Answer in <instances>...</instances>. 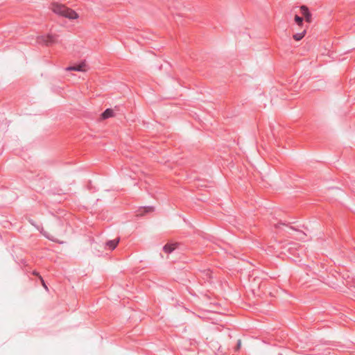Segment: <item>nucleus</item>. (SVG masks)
<instances>
[{
  "label": "nucleus",
  "instance_id": "f257e3e1",
  "mask_svg": "<svg viewBox=\"0 0 355 355\" xmlns=\"http://www.w3.org/2000/svg\"><path fill=\"white\" fill-rule=\"evenodd\" d=\"M51 8L56 15L69 19H76L79 17L78 14L75 10L61 3H53L51 4Z\"/></svg>",
  "mask_w": 355,
  "mask_h": 355
},
{
  "label": "nucleus",
  "instance_id": "f03ea898",
  "mask_svg": "<svg viewBox=\"0 0 355 355\" xmlns=\"http://www.w3.org/2000/svg\"><path fill=\"white\" fill-rule=\"evenodd\" d=\"M58 40L57 35L48 34L46 35H42L37 37V42L40 44L46 46L52 45L55 43Z\"/></svg>",
  "mask_w": 355,
  "mask_h": 355
},
{
  "label": "nucleus",
  "instance_id": "7ed1b4c3",
  "mask_svg": "<svg viewBox=\"0 0 355 355\" xmlns=\"http://www.w3.org/2000/svg\"><path fill=\"white\" fill-rule=\"evenodd\" d=\"M301 14L304 17L306 22L310 23L311 21L312 15L309 11V8L306 6H300Z\"/></svg>",
  "mask_w": 355,
  "mask_h": 355
},
{
  "label": "nucleus",
  "instance_id": "20e7f679",
  "mask_svg": "<svg viewBox=\"0 0 355 355\" xmlns=\"http://www.w3.org/2000/svg\"><path fill=\"white\" fill-rule=\"evenodd\" d=\"M67 71H86V64L82 62L78 64L71 66L67 68Z\"/></svg>",
  "mask_w": 355,
  "mask_h": 355
},
{
  "label": "nucleus",
  "instance_id": "39448f33",
  "mask_svg": "<svg viewBox=\"0 0 355 355\" xmlns=\"http://www.w3.org/2000/svg\"><path fill=\"white\" fill-rule=\"evenodd\" d=\"M119 241H120L119 238H117V239H113V240L107 241L105 243V248H106V249H108V250H114L116 248Z\"/></svg>",
  "mask_w": 355,
  "mask_h": 355
},
{
  "label": "nucleus",
  "instance_id": "423d86ee",
  "mask_svg": "<svg viewBox=\"0 0 355 355\" xmlns=\"http://www.w3.org/2000/svg\"><path fill=\"white\" fill-rule=\"evenodd\" d=\"M114 112L112 109H106L102 114H101V118L103 119H107L110 117L113 116Z\"/></svg>",
  "mask_w": 355,
  "mask_h": 355
},
{
  "label": "nucleus",
  "instance_id": "0eeeda50",
  "mask_svg": "<svg viewBox=\"0 0 355 355\" xmlns=\"http://www.w3.org/2000/svg\"><path fill=\"white\" fill-rule=\"evenodd\" d=\"M175 250V246L173 244H166L164 247H163V250L166 252V253H171L172 252L173 250Z\"/></svg>",
  "mask_w": 355,
  "mask_h": 355
},
{
  "label": "nucleus",
  "instance_id": "6e6552de",
  "mask_svg": "<svg viewBox=\"0 0 355 355\" xmlns=\"http://www.w3.org/2000/svg\"><path fill=\"white\" fill-rule=\"evenodd\" d=\"M305 33H306V31H304L302 33H296V34L293 35V39L296 41H300L304 37Z\"/></svg>",
  "mask_w": 355,
  "mask_h": 355
},
{
  "label": "nucleus",
  "instance_id": "1a4fd4ad",
  "mask_svg": "<svg viewBox=\"0 0 355 355\" xmlns=\"http://www.w3.org/2000/svg\"><path fill=\"white\" fill-rule=\"evenodd\" d=\"M295 21L297 25L302 26L303 24V18L296 15L295 16Z\"/></svg>",
  "mask_w": 355,
  "mask_h": 355
},
{
  "label": "nucleus",
  "instance_id": "9d476101",
  "mask_svg": "<svg viewBox=\"0 0 355 355\" xmlns=\"http://www.w3.org/2000/svg\"><path fill=\"white\" fill-rule=\"evenodd\" d=\"M144 213H149L152 212L155 210L154 207L152 206H148L143 207Z\"/></svg>",
  "mask_w": 355,
  "mask_h": 355
},
{
  "label": "nucleus",
  "instance_id": "9b49d317",
  "mask_svg": "<svg viewBox=\"0 0 355 355\" xmlns=\"http://www.w3.org/2000/svg\"><path fill=\"white\" fill-rule=\"evenodd\" d=\"M40 281H41V283H42V285L43 286V287H44L46 291H48V287H47V286H46V283H45L44 280L43 279V278H42L41 276H40Z\"/></svg>",
  "mask_w": 355,
  "mask_h": 355
},
{
  "label": "nucleus",
  "instance_id": "f8f14e48",
  "mask_svg": "<svg viewBox=\"0 0 355 355\" xmlns=\"http://www.w3.org/2000/svg\"><path fill=\"white\" fill-rule=\"evenodd\" d=\"M205 272L207 278L210 279L211 277V272L210 270L205 271Z\"/></svg>",
  "mask_w": 355,
  "mask_h": 355
},
{
  "label": "nucleus",
  "instance_id": "ddd939ff",
  "mask_svg": "<svg viewBox=\"0 0 355 355\" xmlns=\"http://www.w3.org/2000/svg\"><path fill=\"white\" fill-rule=\"evenodd\" d=\"M33 275H35V276H37V277H38L40 278V275H39V273L37 271H33Z\"/></svg>",
  "mask_w": 355,
  "mask_h": 355
},
{
  "label": "nucleus",
  "instance_id": "4468645a",
  "mask_svg": "<svg viewBox=\"0 0 355 355\" xmlns=\"http://www.w3.org/2000/svg\"><path fill=\"white\" fill-rule=\"evenodd\" d=\"M44 236H45L46 238H48V239L51 240V241H54L53 238H51L50 236H47V235H46V234H44Z\"/></svg>",
  "mask_w": 355,
  "mask_h": 355
},
{
  "label": "nucleus",
  "instance_id": "2eb2a0df",
  "mask_svg": "<svg viewBox=\"0 0 355 355\" xmlns=\"http://www.w3.org/2000/svg\"><path fill=\"white\" fill-rule=\"evenodd\" d=\"M241 346V340L238 341L237 347L239 348Z\"/></svg>",
  "mask_w": 355,
  "mask_h": 355
},
{
  "label": "nucleus",
  "instance_id": "dca6fc26",
  "mask_svg": "<svg viewBox=\"0 0 355 355\" xmlns=\"http://www.w3.org/2000/svg\"><path fill=\"white\" fill-rule=\"evenodd\" d=\"M290 228H291V229H293V230H295V228H294V227H291V226L290 227Z\"/></svg>",
  "mask_w": 355,
  "mask_h": 355
}]
</instances>
